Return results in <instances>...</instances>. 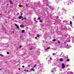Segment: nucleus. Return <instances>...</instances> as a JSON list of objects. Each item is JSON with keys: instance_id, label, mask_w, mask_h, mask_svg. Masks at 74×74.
Returning a JSON list of instances; mask_svg holds the SVG:
<instances>
[{"instance_id": "30", "label": "nucleus", "mask_w": 74, "mask_h": 74, "mask_svg": "<svg viewBox=\"0 0 74 74\" xmlns=\"http://www.w3.org/2000/svg\"><path fill=\"white\" fill-rule=\"evenodd\" d=\"M32 49H33V48H29L30 50H32Z\"/></svg>"}, {"instance_id": "1", "label": "nucleus", "mask_w": 74, "mask_h": 74, "mask_svg": "<svg viewBox=\"0 0 74 74\" xmlns=\"http://www.w3.org/2000/svg\"><path fill=\"white\" fill-rule=\"evenodd\" d=\"M70 47L71 48V46L70 45H67V46H66V48H70Z\"/></svg>"}, {"instance_id": "9", "label": "nucleus", "mask_w": 74, "mask_h": 74, "mask_svg": "<svg viewBox=\"0 0 74 74\" xmlns=\"http://www.w3.org/2000/svg\"><path fill=\"white\" fill-rule=\"evenodd\" d=\"M34 69V68H33L32 69H31V70L32 71H34V69Z\"/></svg>"}, {"instance_id": "42", "label": "nucleus", "mask_w": 74, "mask_h": 74, "mask_svg": "<svg viewBox=\"0 0 74 74\" xmlns=\"http://www.w3.org/2000/svg\"><path fill=\"white\" fill-rule=\"evenodd\" d=\"M22 21H23V18H22Z\"/></svg>"}, {"instance_id": "16", "label": "nucleus", "mask_w": 74, "mask_h": 74, "mask_svg": "<svg viewBox=\"0 0 74 74\" xmlns=\"http://www.w3.org/2000/svg\"><path fill=\"white\" fill-rule=\"evenodd\" d=\"M66 61H67V62H69V61H70V60L69 59H67L66 60Z\"/></svg>"}, {"instance_id": "21", "label": "nucleus", "mask_w": 74, "mask_h": 74, "mask_svg": "<svg viewBox=\"0 0 74 74\" xmlns=\"http://www.w3.org/2000/svg\"><path fill=\"white\" fill-rule=\"evenodd\" d=\"M10 4H12V2L11 1H10Z\"/></svg>"}, {"instance_id": "15", "label": "nucleus", "mask_w": 74, "mask_h": 74, "mask_svg": "<svg viewBox=\"0 0 74 74\" xmlns=\"http://www.w3.org/2000/svg\"><path fill=\"white\" fill-rule=\"evenodd\" d=\"M21 27H23V26L22 25H20Z\"/></svg>"}, {"instance_id": "43", "label": "nucleus", "mask_w": 74, "mask_h": 74, "mask_svg": "<svg viewBox=\"0 0 74 74\" xmlns=\"http://www.w3.org/2000/svg\"><path fill=\"white\" fill-rule=\"evenodd\" d=\"M69 73H71V72H69Z\"/></svg>"}, {"instance_id": "5", "label": "nucleus", "mask_w": 74, "mask_h": 74, "mask_svg": "<svg viewBox=\"0 0 74 74\" xmlns=\"http://www.w3.org/2000/svg\"><path fill=\"white\" fill-rule=\"evenodd\" d=\"M73 1V0H69L68 1V2L69 4H70L71 3L70 2V1Z\"/></svg>"}, {"instance_id": "44", "label": "nucleus", "mask_w": 74, "mask_h": 74, "mask_svg": "<svg viewBox=\"0 0 74 74\" xmlns=\"http://www.w3.org/2000/svg\"><path fill=\"white\" fill-rule=\"evenodd\" d=\"M71 73H72V74H73V72H71Z\"/></svg>"}, {"instance_id": "33", "label": "nucleus", "mask_w": 74, "mask_h": 74, "mask_svg": "<svg viewBox=\"0 0 74 74\" xmlns=\"http://www.w3.org/2000/svg\"><path fill=\"white\" fill-rule=\"evenodd\" d=\"M38 19L40 20V19H41V18L40 17H38Z\"/></svg>"}, {"instance_id": "28", "label": "nucleus", "mask_w": 74, "mask_h": 74, "mask_svg": "<svg viewBox=\"0 0 74 74\" xmlns=\"http://www.w3.org/2000/svg\"><path fill=\"white\" fill-rule=\"evenodd\" d=\"M36 65L35 64V65L33 67V68H34V67H36Z\"/></svg>"}, {"instance_id": "38", "label": "nucleus", "mask_w": 74, "mask_h": 74, "mask_svg": "<svg viewBox=\"0 0 74 74\" xmlns=\"http://www.w3.org/2000/svg\"><path fill=\"white\" fill-rule=\"evenodd\" d=\"M24 19H25V20H26V18H24Z\"/></svg>"}, {"instance_id": "12", "label": "nucleus", "mask_w": 74, "mask_h": 74, "mask_svg": "<svg viewBox=\"0 0 74 74\" xmlns=\"http://www.w3.org/2000/svg\"><path fill=\"white\" fill-rule=\"evenodd\" d=\"M23 18V17H22V16H19L18 17V19H21V18Z\"/></svg>"}, {"instance_id": "51", "label": "nucleus", "mask_w": 74, "mask_h": 74, "mask_svg": "<svg viewBox=\"0 0 74 74\" xmlns=\"http://www.w3.org/2000/svg\"><path fill=\"white\" fill-rule=\"evenodd\" d=\"M49 56H50V55H49Z\"/></svg>"}, {"instance_id": "23", "label": "nucleus", "mask_w": 74, "mask_h": 74, "mask_svg": "<svg viewBox=\"0 0 74 74\" xmlns=\"http://www.w3.org/2000/svg\"><path fill=\"white\" fill-rule=\"evenodd\" d=\"M50 60H52V58H50Z\"/></svg>"}, {"instance_id": "2", "label": "nucleus", "mask_w": 74, "mask_h": 74, "mask_svg": "<svg viewBox=\"0 0 74 74\" xmlns=\"http://www.w3.org/2000/svg\"><path fill=\"white\" fill-rule=\"evenodd\" d=\"M56 71V69H53L51 71V73H54Z\"/></svg>"}, {"instance_id": "24", "label": "nucleus", "mask_w": 74, "mask_h": 74, "mask_svg": "<svg viewBox=\"0 0 74 74\" xmlns=\"http://www.w3.org/2000/svg\"><path fill=\"white\" fill-rule=\"evenodd\" d=\"M21 47H22V45H20V46L19 47V48H21Z\"/></svg>"}, {"instance_id": "45", "label": "nucleus", "mask_w": 74, "mask_h": 74, "mask_svg": "<svg viewBox=\"0 0 74 74\" xmlns=\"http://www.w3.org/2000/svg\"><path fill=\"white\" fill-rule=\"evenodd\" d=\"M2 14H0V15H1Z\"/></svg>"}, {"instance_id": "47", "label": "nucleus", "mask_w": 74, "mask_h": 74, "mask_svg": "<svg viewBox=\"0 0 74 74\" xmlns=\"http://www.w3.org/2000/svg\"><path fill=\"white\" fill-rule=\"evenodd\" d=\"M47 6H48V5H47Z\"/></svg>"}, {"instance_id": "19", "label": "nucleus", "mask_w": 74, "mask_h": 74, "mask_svg": "<svg viewBox=\"0 0 74 74\" xmlns=\"http://www.w3.org/2000/svg\"><path fill=\"white\" fill-rule=\"evenodd\" d=\"M40 22L41 23H42V21L41 20H40Z\"/></svg>"}, {"instance_id": "17", "label": "nucleus", "mask_w": 74, "mask_h": 74, "mask_svg": "<svg viewBox=\"0 0 74 74\" xmlns=\"http://www.w3.org/2000/svg\"><path fill=\"white\" fill-rule=\"evenodd\" d=\"M53 42H55V41H56V39H54L53 40Z\"/></svg>"}, {"instance_id": "32", "label": "nucleus", "mask_w": 74, "mask_h": 74, "mask_svg": "<svg viewBox=\"0 0 74 74\" xmlns=\"http://www.w3.org/2000/svg\"><path fill=\"white\" fill-rule=\"evenodd\" d=\"M22 15H23L22 13H21V16H22Z\"/></svg>"}, {"instance_id": "34", "label": "nucleus", "mask_w": 74, "mask_h": 74, "mask_svg": "<svg viewBox=\"0 0 74 74\" xmlns=\"http://www.w3.org/2000/svg\"><path fill=\"white\" fill-rule=\"evenodd\" d=\"M28 67H30V65H29L27 66Z\"/></svg>"}, {"instance_id": "13", "label": "nucleus", "mask_w": 74, "mask_h": 74, "mask_svg": "<svg viewBox=\"0 0 74 74\" xmlns=\"http://www.w3.org/2000/svg\"><path fill=\"white\" fill-rule=\"evenodd\" d=\"M57 42L58 43V44H60V41H59V40H58Z\"/></svg>"}, {"instance_id": "14", "label": "nucleus", "mask_w": 74, "mask_h": 74, "mask_svg": "<svg viewBox=\"0 0 74 74\" xmlns=\"http://www.w3.org/2000/svg\"><path fill=\"white\" fill-rule=\"evenodd\" d=\"M21 32H22V33H24V32H25V30H22V31H21Z\"/></svg>"}, {"instance_id": "35", "label": "nucleus", "mask_w": 74, "mask_h": 74, "mask_svg": "<svg viewBox=\"0 0 74 74\" xmlns=\"http://www.w3.org/2000/svg\"><path fill=\"white\" fill-rule=\"evenodd\" d=\"M57 18H58V19H59V17L58 16H57Z\"/></svg>"}, {"instance_id": "48", "label": "nucleus", "mask_w": 74, "mask_h": 74, "mask_svg": "<svg viewBox=\"0 0 74 74\" xmlns=\"http://www.w3.org/2000/svg\"><path fill=\"white\" fill-rule=\"evenodd\" d=\"M16 74H20L19 73H16Z\"/></svg>"}, {"instance_id": "52", "label": "nucleus", "mask_w": 74, "mask_h": 74, "mask_svg": "<svg viewBox=\"0 0 74 74\" xmlns=\"http://www.w3.org/2000/svg\"><path fill=\"white\" fill-rule=\"evenodd\" d=\"M57 29H58V28Z\"/></svg>"}, {"instance_id": "36", "label": "nucleus", "mask_w": 74, "mask_h": 74, "mask_svg": "<svg viewBox=\"0 0 74 74\" xmlns=\"http://www.w3.org/2000/svg\"><path fill=\"white\" fill-rule=\"evenodd\" d=\"M27 72H29V70H27Z\"/></svg>"}, {"instance_id": "27", "label": "nucleus", "mask_w": 74, "mask_h": 74, "mask_svg": "<svg viewBox=\"0 0 74 74\" xmlns=\"http://www.w3.org/2000/svg\"><path fill=\"white\" fill-rule=\"evenodd\" d=\"M70 25H71V24H72V22L71 21L70 22Z\"/></svg>"}, {"instance_id": "46", "label": "nucleus", "mask_w": 74, "mask_h": 74, "mask_svg": "<svg viewBox=\"0 0 74 74\" xmlns=\"http://www.w3.org/2000/svg\"><path fill=\"white\" fill-rule=\"evenodd\" d=\"M24 71H26V69H25Z\"/></svg>"}, {"instance_id": "10", "label": "nucleus", "mask_w": 74, "mask_h": 74, "mask_svg": "<svg viewBox=\"0 0 74 74\" xmlns=\"http://www.w3.org/2000/svg\"><path fill=\"white\" fill-rule=\"evenodd\" d=\"M63 58H60V62H62V61H63Z\"/></svg>"}, {"instance_id": "4", "label": "nucleus", "mask_w": 74, "mask_h": 74, "mask_svg": "<svg viewBox=\"0 0 74 74\" xmlns=\"http://www.w3.org/2000/svg\"><path fill=\"white\" fill-rule=\"evenodd\" d=\"M62 68L63 69H64L65 67V65L64 64H62Z\"/></svg>"}, {"instance_id": "39", "label": "nucleus", "mask_w": 74, "mask_h": 74, "mask_svg": "<svg viewBox=\"0 0 74 74\" xmlns=\"http://www.w3.org/2000/svg\"><path fill=\"white\" fill-rule=\"evenodd\" d=\"M73 19H74V16H73Z\"/></svg>"}, {"instance_id": "40", "label": "nucleus", "mask_w": 74, "mask_h": 74, "mask_svg": "<svg viewBox=\"0 0 74 74\" xmlns=\"http://www.w3.org/2000/svg\"><path fill=\"white\" fill-rule=\"evenodd\" d=\"M46 51H47V52H48V50H46Z\"/></svg>"}, {"instance_id": "29", "label": "nucleus", "mask_w": 74, "mask_h": 74, "mask_svg": "<svg viewBox=\"0 0 74 74\" xmlns=\"http://www.w3.org/2000/svg\"><path fill=\"white\" fill-rule=\"evenodd\" d=\"M0 56H3V55L2 54H0Z\"/></svg>"}, {"instance_id": "6", "label": "nucleus", "mask_w": 74, "mask_h": 74, "mask_svg": "<svg viewBox=\"0 0 74 74\" xmlns=\"http://www.w3.org/2000/svg\"><path fill=\"white\" fill-rule=\"evenodd\" d=\"M15 26H16L17 27V29H19V27L18 26V25H17V24H15Z\"/></svg>"}, {"instance_id": "18", "label": "nucleus", "mask_w": 74, "mask_h": 74, "mask_svg": "<svg viewBox=\"0 0 74 74\" xmlns=\"http://www.w3.org/2000/svg\"><path fill=\"white\" fill-rule=\"evenodd\" d=\"M48 63H49V64H51V62L50 61H49Z\"/></svg>"}, {"instance_id": "3", "label": "nucleus", "mask_w": 74, "mask_h": 74, "mask_svg": "<svg viewBox=\"0 0 74 74\" xmlns=\"http://www.w3.org/2000/svg\"><path fill=\"white\" fill-rule=\"evenodd\" d=\"M39 70H44V69H42V67H41V66H40L39 67Z\"/></svg>"}, {"instance_id": "22", "label": "nucleus", "mask_w": 74, "mask_h": 74, "mask_svg": "<svg viewBox=\"0 0 74 74\" xmlns=\"http://www.w3.org/2000/svg\"><path fill=\"white\" fill-rule=\"evenodd\" d=\"M25 5L26 7H28V5H27V4H26Z\"/></svg>"}, {"instance_id": "11", "label": "nucleus", "mask_w": 74, "mask_h": 74, "mask_svg": "<svg viewBox=\"0 0 74 74\" xmlns=\"http://www.w3.org/2000/svg\"><path fill=\"white\" fill-rule=\"evenodd\" d=\"M50 49V47H49L46 49V51H47L48 49Z\"/></svg>"}, {"instance_id": "31", "label": "nucleus", "mask_w": 74, "mask_h": 74, "mask_svg": "<svg viewBox=\"0 0 74 74\" xmlns=\"http://www.w3.org/2000/svg\"><path fill=\"white\" fill-rule=\"evenodd\" d=\"M22 67H23V68H24V67H25V66H24V65H23L22 66Z\"/></svg>"}, {"instance_id": "20", "label": "nucleus", "mask_w": 74, "mask_h": 74, "mask_svg": "<svg viewBox=\"0 0 74 74\" xmlns=\"http://www.w3.org/2000/svg\"><path fill=\"white\" fill-rule=\"evenodd\" d=\"M63 53V52H61V54H60V56H62V53Z\"/></svg>"}, {"instance_id": "26", "label": "nucleus", "mask_w": 74, "mask_h": 74, "mask_svg": "<svg viewBox=\"0 0 74 74\" xmlns=\"http://www.w3.org/2000/svg\"><path fill=\"white\" fill-rule=\"evenodd\" d=\"M53 56H55V55H56L55 54V53H53Z\"/></svg>"}, {"instance_id": "41", "label": "nucleus", "mask_w": 74, "mask_h": 74, "mask_svg": "<svg viewBox=\"0 0 74 74\" xmlns=\"http://www.w3.org/2000/svg\"><path fill=\"white\" fill-rule=\"evenodd\" d=\"M21 70V69L20 68L18 69V70Z\"/></svg>"}, {"instance_id": "37", "label": "nucleus", "mask_w": 74, "mask_h": 74, "mask_svg": "<svg viewBox=\"0 0 74 74\" xmlns=\"http://www.w3.org/2000/svg\"><path fill=\"white\" fill-rule=\"evenodd\" d=\"M7 54H9V53L8 52H7Z\"/></svg>"}, {"instance_id": "50", "label": "nucleus", "mask_w": 74, "mask_h": 74, "mask_svg": "<svg viewBox=\"0 0 74 74\" xmlns=\"http://www.w3.org/2000/svg\"><path fill=\"white\" fill-rule=\"evenodd\" d=\"M21 36H22V35H21V36H20V37H21Z\"/></svg>"}, {"instance_id": "49", "label": "nucleus", "mask_w": 74, "mask_h": 74, "mask_svg": "<svg viewBox=\"0 0 74 74\" xmlns=\"http://www.w3.org/2000/svg\"><path fill=\"white\" fill-rule=\"evenodd\" d=\"M34 19H35V18H34Z\"/></svg>"}, {"instance_id": "7", "label": "nucleus", "mask_w": 74, "mask_h": 74, "mask_svg": "<svg viewBox=\"0 0 74 74\" xmlns=\"http://www.w3.org/2000/svg\"><path fill=\"white\" fill-rule=\"evenodd\" d=\"M38 4L39 7H41V4H40V1H39V3H38Z\"/></svg>"}, {"instance_id": "25", "label": "nucleus", "mask_w": 74, "mask_h": 74, "mask_svg": "<svg viewBox=\"0 0 74 74\" xmlns=\"http://www.w3.org/2000/svg\"><path fill=\"white\" fill-rule=\"evenodd\" d=\"M37 37H40V35H37Z\"/></svg>"}, {"instance_id": "8", "label": "nucleus", "mask_w": 74, "mask_h": 74, "mask_svg": "<svg viewBox=\"0 0 74 74\" xmlns=\"http://www.w3.org/2000/svg\"><path fill=\"white\" fill-rule=\"evenodd\" d=\"M62 10L64 12H66V9L64 8H63Z\"/></svg>"}]
</instances>
